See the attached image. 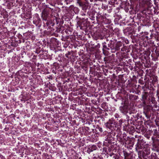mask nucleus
<instances>
[{"label": "nucleus", "instance_id": "f257e3e1", "mask_svg": "<svg viewBox=\"0 0 159 159\" xmlns=\"http://www.w3.org/2000/svg\"><path fill=\"white\" fill-rule=\"evenodd\" d=\"M148 33L145 32L142 35V39L143 40V45L144 47L143 55L142 56V66L143 70L139 72L142 74H145L144 79L145 84L142 86V88L143 92L142 94V99L143 107H149V73L148 68L149 67V38Z\"/></svg>", "mask_w": 159, "mask_h": 159}, {"label": "nucleus", "instance_id": "f03ea898", "mask_svg": "<svg viewBox=\"0 0 159 159\" xmlns=\"http://www.w3.org/2000/svg\"><path fill=\"white\" fill-rule=\"evenodd\" d=\"M157 15L156 14L152 15H150V29H151V27L153 28L152 30H150V32H151L150 36V55L152 52L151 54L152 60L154 61L157 60L159 56V51L154 44V42L156 41L158 34L157 31V25L155 24L157 19Z\"/></svg>", "mask_w": 159, "mask_h": 159}, {"label": "nucleus", "instance_id": "7ed1b4c3", "mask_svg": "<svg viewBox=\"0 0 159 159\" xmlns=\"http://www.w3.org/2000/svg\"><path fill=\"white\" fill-rule=\"evenodd\" d=\"M156 71L155 68L152 70L150 69V111L152 110L153 112L158 110L157 102L154 97L157 92L154 84L157 80Z\"/></svg>", "mask_w": 159, "mask_h": 159}, {"label": "nucleus", "instance_id": "20e7f679", "mask_svg": "<svg viewBox=\"0 0 159 159\" xmlns=\"http://www.w3.org/2000/svg\"><path fill=\"white\" fill-rule=\"evenodd\" d=\"M122 41H117L116 40L112 39L109 41L107 39L106 42L102 43V50L103 51L111 50L112 52L119 51L121 49V51H124L126 46H125L124 42L126 44L129 43V41L124 37H122Z\"/></svg>", "mask_w": 159, "mask_h": 159}, {"label": "nucleus", "instance_id": "39448f33", "mask_svg": "<svg viewBox=\"0 0 159 159\" xmlns=\"http://www.w3.org/2000/svg\"><path fill=\"white\" fill-rule=\"evenodd\" d=\"M117 121H115L114 120H109L104 124V125L107 130H114L115 128L117 127V129H120L122 126H123L125 123H126L127 120L120 118L117 119Z\"/></svg>", "mask_w": 159, "mask_h": 159}, {"label": "nucleus", "instance_id": "423d86ee", "mask_svg": "<svg viewBox=\"0 0 159 159\" xmlns=\"http://www.w3.org/2000/svg\"><path fill=\"white\" fill-rule=\"evenodd\" d=\"M112 99L115 102L120 103L121 106L119 107L121 113L126 115L129 109V102L124 100L123 98L119 94H116L115 97H112Z\"/></svg>", "mask_w": 159, "mask_h": 159}, {"label": "nucleus", "instance_id": "0eeeda50", "mask_svg": "<svg viewBox=\"0 0 159 159\" xmlns=\"http://www.w3.org/2000/svg\"><path fill=\"white\" fill-rule=\"evenodd\" d=\"M88 18H79L77 21V28L83 31L85 35H89L90 22L88 20Z\"/></svg>", "mask_w": 159, "mask_h": 159}, {"label": "nucleus", "instance_id": "6e6552de", "mask_svg": "<svg viewBox=\"0 0 159 159\" xmlns=\"http://www.w3.org/2000/svg\"><path fill=\"white\" fill-rule=\"evenodd\" d=\"M134 18L136 19L139 20L140 21H142L141 23V25L147 26L148 27L149 26V10L147 8L143 9L141 13H137L135 16Z\"/></svg>", "mask_w": 159, "mask_h": 159}, {"label": "nucleus", "instance_id": "1a4fd4ad", "mask_svg": "<svg viewBox=\"0 0 159 159\" xmlns=\"http://www.w3.org/2000/svg\"><path fill=\"white\" fill-rule=\"evenodd\" d=\"M152 134L153 135V136L152 137L153 142V148L152 149L155 151L158 152L159 140L157 137L158 136V131L155 126H151L150 123V136Z\"/></svg>", "mask_w": 159, "mask_h": 159}, {"label": "nucleus", "instance_id": "9d476101", "mask_svg": "<svg viewBox=\"0 0 159 159\" xmlns=\"http://www.w3.org/2000/svg\"><path fill=\"white\" fill-rule=\"evenodd\" d=\"M130 116L126 115L127 122L130 121L131 124L134 125H138L139 126L141 125L143 123L142 116L139 113L137 114H133L132 115L129 113Z\"/></svg>", "mask_w": 159, "mask_h": 159}, {"label": "nucleus", "instance_id": "9b49d317", "mask_svg": "<svg viewBox=\"0 0 159 159\" xmlns=\"http://www.w3.org/2000/svg\"><path fill=\"white\" fill-rule=\"evenodd\" d=\"M132 29L130 27H128L125 29L124 30V32L125 34L129 36L132 39V41L133 43H138L140 40V38L138 36L133 35V31H132Z\"/></svg>", "mask_w": 159, "mask_h": 159}, {"label": "nucleus", "instance_id": "f8f14e48", "mask_svg": "<svg viewBox=\"0 0 159 159\" xmlns=\"http://www.w3.org/2000/svg\"><path fill=\"white\" fill-rule=\"evenodd\" d=\"M110 130L111 132L108 133L107 135L105 137V141L108 142L110 144H114L115 141H116L115 137L116 133L113 131L114 130Z\"/></svg>", "mask_w": 159, "mask_h": 159}, {"label": "nucleus", "instance_id": "ddd939ff", "mask_svg": "<svg viewBox=\"0 0 159 159\" xmlns=\"http://www.w3.org/2000/svg\"><path fill=\"white\" fill-rule=\"evenodd\" d=\"M50 49L54 51L55 53L57 52L56 49L58 47H60L61 43L55 38H52L50 39Z\"/></svg>", "mask_w": 159, "mask_h": 159}, {"label": "nucleus", "instance_id": "4468645a", "mask_svg": "<svg viewBox=\"0 0 159 159\" xmlns=\"http://www.w3.org/2000/svg\"><path fill=\"white\" fill-rule=\"evenodd\" d=\"M79 7L81 8L82 10L85 12H87V15L91 17L92 16L93 14L92 13V11L91 9H90L91 6L89 5L88 3L83 2L81 6Z\"/></svg>", "mask_w": 159, "mask_h": 159}, {"label": "nucleus", "instance_id": "2eb2a0df", "mask_svg": "<svg viewBox=\"0 0 159 159\" xmlns=\"http://www.w3.org/2000/svg\"><path fill=\"white\" fill-rule=\"evenodd\" d=\"M35 70V68L34 67V65L31 66H28L25 67H23L22 69L18 71L17 74H18L19 75H21L23 73L26 74H29L31 73V72Z\"/></svg>", "mask_w": 159, "mask_h": 159}, {"label": "nucleus", "instance_id": "dca6fc26", "mask_svg": "<svg viewBox=\"0 0 159 159\" xmlns=\"http://www.w3.org/2000/svg\"><path fill=\"white\" fill-rule=\"evenodd\" d=\"M3 5L8 9H11L17 6L16 0H4Z\"/></svg>", "mask_w": 159, "mask_h": 159}, {"label": "nucleus", "instance_id": "f3484780", "mask_svg": "<svg viewBox=\"0 0 159 159\" xmlns=\"http://www.w3.org/2000/svg\"><path fill=\"white\" fill-rule=\"evenodd\" d=\"M78 130L84 135L88 136L90 135L92 132H94V129L90 128L88 127L84 126L82 128H79Z\"/></svg>", "mask_w": 159, "mask_h": 159}, {"label": "nucleus", "instance_id": "a211bd4d", "mask_svg": "<svg viewBox=\"0 0 159 159\" xmlns=\"http://www.w3.org/2000/svg\"><path fill=\"white\" fill-rule=\"evenodd\" d=\"M56 19V17L54 16L48 19H46L43 21L44 26H48V28H50L52 27H53L55 24L54 19Z\"/></svg>", "mask_w": 159, "mask_h": 159}, {"label": "nucleus", "instance_id": "6ab92c4d", "mask_svg": "<svg viewBox=\"0 0 159 159\" xmlns=\"http://www.w3.org/2000/svg\"><path fill=\"white\" fill-rule=\"evenodd\" d=\"M66 57V59L68 61H70L72 63L74 62L77 59L78 56L73 54V51L68 52V53L65 54Z\"/></svg>", "mask_w": 159, "mask_h": 159}, {"label": "nucleus", "instance_id": "aec40b11", "mask_svg": "<svg viewBox=\"0 0 159 159\" xmlns=\"http://www.w3.org/2000/svg\"><path fill=\"white\" fill-rule=\"evenodd\" d=\"M33 23L39 28L41 26L42 20L37 13H36L33 15Z\"/></svg>", "mask_w": 159, "mask_h": 159}, {"label": "nucleus", "instance_id": "412c9836", "mask_svg": "<svg viewBox=\"0 0 159 159\" xmlns=\"http://www.w3.org/2000/svg\"><path fill=\"white\" fill-rule=\"evenodd\" d=\"M62 68L64 70H65L63 74V75L65 76V75H70L71 72L70 69L71 67L69 64V61H66L62 65Z\"/></svg>", "mask_w": 159, "mask_h": 159}, {"label": "nucleus", "instance_id": "4be33fe9", "mask_svg": "<svg viewBox=\"0 0 159 159\" xmlns=\"http://www.w3.org/2000/svg\"><path fill=\"white\" fill-rule=\"evenodd\" d=\"M42 17L43 21L51 18L53 16L50 14L49 11L46 9H44L42 12Z\"/></svg>", "mask_w": 159, "mask_h": 159}, {"label": "nucleus", "instance_id": "5701e85b", "mask_svg": "<svg viewBox=\"0 0 159 159\" xmlns=\"http://www.w3.org/2000/svg\"><path fill=\"white\" fill-rule=\"evenodd\" d=\"M152 1L150 0V15H151L156 14L157 10L155 9V7L157 6L156 0H153V2H154L155 6H153L152 4Z\"/></svg>", "mask_w": 159, "mask_h": 159}, {"label": "nucleus", "instance_id": "b1692460", "mask_svg": "<svg viewBox=\"0 0 159 159\" xmlns=\"http://www.w3.org/2000/svg\"><path fill=\"white\" fill-rule=\"evenodd\" d=\"M23 35H24V37H23V39H31L32 40H34L35 39V36L34 34L29 32L23 33Z\"/></svg>", "mask_w": 159, "mask_h": 159}, {"label": "nucleus", "instance_id": "393cba45", "mask_svg": "<svg viewBox=\"0 0 159 159\" xmlns=\"http://www.w3.org/2000/svg\"><path fill=\"white\" fill-rule=\"evenodd\" d=\"M127 98L125 100L127 101L128 100V98L132 101H133L137 100L138 99V96L134 95V94H128L127 95Z\"/></svg>", "mask_w": 159, "mask_h": 159}, {"label": "nucleus", "instance_id": "a878e982", "mask_svg": "<svg viewBox=\"0 0 159 159\" xmlns=\"http://www.w3.org/2000/svg\"><path fill=\"white\" fill-rule=\"evenodd\" d=\"M154 122L157 126H159V117H157V116L155 118L154 116H152L151 118V120H150V122L153 123Z\"/></svg>", "mask_w": 159, "mask_h": 159}, {"label": "nucleus", "instance_id": "bb28decb", "mask_svg": "<svg viewBox=\"0 0 159 159\" xmlns=\"http://www.w3.org/2000/svg\"><path fill=\"white\" fill-rule=\"evenodd\" d=\"M122 16L120 15H117L115 16L114 22L115 24L119 25L121 21Z\"/></svg>", "mask_w": 159, "mask_h": 159}, {"label": "nucleus", "instance_id": "cd10ccee", "mask_svg": "<svg viewBox=\"0 0 159 159\" xmlns=\"http://www.w3.org/2000/svg\"><path fill=\"white\" fill-rule=\"evenodd\" d=\"M107 89L108 90V92H111V90H115L117 88V87L115 85L111 84V85L110 84H108L107 86Z\"/></svg>", "mask_w": 159, "mask_h": 159}, {"label": "nucleus", "instance_id": "c85d7f7f", "mask_svg": "<svg viewBox=\"0 0 159 159\" xmlns=\"http://www.w3.org/2000/svg\"><path fill=\"white\" fill-rule=\"evenodd\" d=\"M133 7L129 2H126L124 5V9L126 12H128L129 9H133Z\"/></svg>", "mask_w": 159, "mask_h": 159}, {"label": "nucleus", "instance_id": "c756f323", "mask_svg": "<svg viewBox=\"0 0 159 159\" xmlns=\"http://www.w3.org/2000/svg\"><path fill=\"white\" fill-rule=\"evenodd\" d=\"M35 79L37 81V84L39 85H42L43 84V82L41 76L40 75H37L35 78Z\"/></svg>", "mask_w": 159, "mask_h": 159}, {"label": "nucleus", "instance_id": "7c9ffc66", "mask_svg": "<svg viewBox=\"0 0 159 159\" xmlns=\"http://www.w3.org/2000/svg\"><path fill=\"white\" fill-rule=\"evenodd\" d=\"M103 131L102 129L97 125L96 128L94 129V131L93 133H95L96 134H99L102 133Z\"/></svg>", "mask_w": 159, "mask_h": 159}, {"label": "nucleus", "instance_id": "2f4dec72", "mask_svg": "<svg viewBox=\"0 0 159 159\" xmlns=\"http://www.w3.org/2000/svg\"><path fill=\"white\" fill-rule=\"evenodd\" d=\"M96 17L97 20L99 21H102L104 20V19L106 18L105 16H102L100 14H98Z\"/></svg>", "mask_w": 159, "mask_h": 159}, {"label": "nucleus", "instance_id": "473e14b6", "mask_svg": "<svg viewBox=\"0 0 159 159\" xmlns=\"http://www.w3.org/2000/svg\"><path fill=\"white\" fill-rule=\"evenodd\" d=\"M144 7V9L147 8V9L149 10V0H142Z\"/></svg>", "mask_w": 159, "mask_h": 159}, {"label": "nucleus", "instance_id": "72a5a7b5", "mask_svg": "<svg viewBox=\"0 0 159 159\" xmlns=\"http://www.w3.org/2000/svg\"><path fill=\"white\" fill-rule=\"evenodd\" d=\"M125 159H133V157L131 154L126 152L124 153Z\"/></svg>", "mask_w": 159, "mask_h": 159}, {"label": "nucleus", "instance_id": "f704fd0d", "mask_svg": "<svg viewBox=\"0 0 159 159\" xmlns=\"http://www.w3.org/2000/svg\"><path fill=\"white\" fill-rule=\"evenodd\" d=\"M113 4L109 3L107 6L106 10L108 11V12L111 13L112 11Z\"/></svg>", "mask_w": 159, "mask_h": 159}, {"label": "nucleus", "instance_id": "c9c22d12", "mask_svg": "<svg viewBox=\"0 0 159 159\" xmlns=\"http://www.w3.org/2000/svg\"><path fill=\"white\" fill-rule=\"evenodd\" d=\"M127 124H126V123H125L124 125H123V130H129L130 129H132L131 127H132V126L129 125V123L127 122Z\"/></svg>", "mask_w": 159, "mask_h": 159}, {"label": "nucleus", "instance_id": "e433bc0d", "mask_svg": "<svg viewBox=\"0 0 159 159\" xmlns=\"http://www.w3.org/2000/svg\"><path fill=\"white\" fill-rule=\"evenodd\" d=\"M127 140L126 141V143L129 144L130 146H132L134 145V142L133 141L134 139H131L129 137H127Z\"/></svg>", "mask_w": 159, "mask_h": 159}, {"label": "nucleus", "instance_id": "4c0bfd02", "mask_svg": "<svg viewBox=\"0 0 159 159\" xmlns=\"http://www.w3.org/2000/svg\"><path fill=\"white\" fill-rule=\"evenodd\" d=\"M96 67V66L95 65H93L92 66H90L89 67V71L90 72H91L92 74H94L96 72H97Z\"/></svg>", "mask_w": 159, "mask_h": 159}, {"label": "nucleus", "instance_id": "58836bf2", "mask_svg": "<svg viewBox=\"0 0 159 159\" xmlns=\"http://www.w3.org/2000/svg\"><path fill=\"white\" fill-rule=\"evenodd\" d=\"M55 101H56L57 103H61V100L63 99V98L61 97V95H58L55 98Z\"/></svg>", "mask_w": 159, "mask_h": 159}, {"label": "nucleus", "instance_id": "ea45409f", "mask_svg": "<svg viewBox=\"0 0 159 159\" xmlns=\"http://www.w3.org/2000/svg\"><path fill=\"white\" fill-rule=\"evenodd\" d=\"M41 2L42 0H34L33 4L35 7H38Z\"/></svg>", "mask_w": 159, "mask_h": 159}, {"label": "nucleus", "instance_id": "a19ab883", "mask_svg": "<svg viewBox=\"0 0 159 159\" xmlns=\"http://www.w3.org/2000/svg\"><path fill=\"white\" fill-rule=\"evenodd\" d=\"M47 2L52 6H55L57 0H46Z\"/></svg>", "mask_w": 159, "mask_h": 159}, {"label": "nucleus", "instance_id": "79ce46f5", "mask_svg": "<svg viewBox=\"0 0 159 159\" xmlns=\"http://www.w3.org/2000/svg\"><path fill=\"white\" fill-rule=\"evenodd\" d=\"M63 75L64 78L63 80V84H64L65 82H68L70 81V77L69 75H65V76Z\"/></svg>", "mask_w": 159, "mask_h": 159}, {"label": "nucleus", "instance_id": "37998d69", "mask_svg": "<svg viewBox=\"0 0 159 159\" xmlns=\"http://www.w3.org/2000/svg\"><path fill=\"white\" fill-rule=\"evenodd\" d=\"M81 68L87 73L89 70V66L87 65L84 64L81 66Z\"/></svg>", "mask_w": 159, "mask_h": 159}, {"label": "nucleus", "instance_id": "c03bdc74", "mask_svg": "<svg viewBox=\"0 0 159 159\" xmlns=\"http://www.w3.org/2000/svg\"><path fill=\"white\" fill-rule=\"evenodd\" d=\"M55 32L57 33H60L61 30L64 29V26L62 25H57L56 28Z\"/></svg>", "mask_w": 159, "mask_h": 159}, {"label": "nucleus", "instance_id": "a18cd8bd", "mask_svg": "<svg viewBox=\"0 0 159 159\" xmlns=\"http://www.w3.org/2000/svg\"><path fill=\"white\" fill-rule=\"evenodd\" d=\"M17 60H18L17 61H16V62L15 63V64H16V65H17L18 66H20L24 64V61L21 60H18V59H17Z\"/></svg>", "mask_w": 159, "mask_h": 159}, {"label": "nucleus", "instance_id": "49530a36", "mask_svg": "<svg viewBox=\"0 0 159 159\" xmlns=\"http://www.w3.org/2000/svg\"><path fill=\"white\" fill-rule=\"evenodd\" d=\"M113 58V57H105L104 58V61L106 63H108L110 62V61Z\"/></svg>", "mask_w": 159, "mask_h": 159}, {"label": "nucleus", "instance_id": "de8ad7c7", "mask_svg": "<svg viewBox=\"0 0 159 159\" xmlns=\"http://www.w3.org/2000/svg\"><path fill=\"white\" fill-rule=\"evenodd\" d=\"M27 53V54L28 55V53L26 51L24 50H22L21 51V53L20 54V57L21 56L22 58H23L26 55Z\"/></svg>", "mask_w": 159, "mask_h": 159}, {"label": "nucleus", "instance_id": "09e8293b", "mask_svg": "<svg viewBox=\"0 0 159 159\" xmlns=\"http://www.w3.org/2000/svg\"><path fill=\"white\" fill-rule=\"evenodd\" d=\"M29 97L25 95H23L22 98L20 99L21 101L23 102L24 103L26 101H28L29 100Z\"/></svg>", "mask_w": 159, "mask_h": 159}, {"label": "nucleus", "instance_id": "8fccbe9b", "mask_svg": "<svg viewBox=\"0 0 159 159\" xmlns=\"http://www.w3.org/2000/svg\"><path fill=\"white\" fill-rule=\"evenodd\" d=\"M31 49V47L29 45H28L27 44H26V46L24 47L23 50L27 52L28 51H30Z\"/></svg>", "mask_w": 159, "mask_h": 159}, {"label": "nucleus", "instance_id": "3c124183", "mask_svg": "<svg viewBox=\"0 0 159 159\" xmlns=\"http://www.w3.org/2000/svg\"><path fill=\"white\" fill-rule=\"evenodd\" d=\"M63 141V139H61L59 140L58 141V145H60L61 146H63V145L65 144L67 142V141H64V142H62Z\"/></svg>", "mask_w": 159, "mask_h": 159}, {"label": "nucleus", "instance_id": "603ef678", "mask_svg": "<svg viewBox=\"0 0 159 159\" xmlns=\"http://www.w3.org/2000/svg\"><path fill=\"white\" fill-rule=\"evenodd\" d=\"M58 61L60 62H63V64L65 63L66 61H68V60L66 59V58L64 56H63L61 57V58H59Z\"/></svg>", "mask_w": 159, "mask_h": 159}, {"label": "nucleus", "instance_id": "864d4df0", "mask_svg": "<svg viewBox=\"0 0 159 159\" xmlns=\"http://www.w3.org/2000/svg\"><path fill=\"white\" fill-rule=\"evenodd\" d=\"M42 49L43 48H41L40 47H38L35 49V50L34 51V52L37 54H39V53L40 54Z\"/></svg>", "mask_w": 159, "mask_h": 159}, {"label": "nucleus", "instance_id": "5fc2aeb1", "mask_svg": "<svg viewBox=\"0 0 159 159\" xmlns=\"http://www.w3.org/2000/svg\"><path fill=\"white\" fill-rule=\"evenodd\" d=\"M50 119H51V120H50V119H49V121H50V122H48V125H53L55 123V121L54 119L52 118H50Z\"/></svg>", "mask_w": 159, "mask_h": 159}, {"label": "nucleus", "instance_id": "6e6d98bb", "mask_svg": "<svg viewBox=\"0 0 159 159\" xmlns=\"http://www.w3.org/2000/svg\"><path fill=\"white\" fill-rule=\"evenodd\" d=\"M39 56L40 58L44 59H46L49 58V56H45V55L43 54H40Z\"/></svg>", "mask_w": 159, "mask_h": 159}, {"label": "nucleus", "instance_id": "4d7b16f0", "mask_svg": "<svg viewBox=\"0 0 159 159\" xmlns=\"http://www.w3.org/2000/svg\"><path fill=\"white\" fill-rule=\"evenodd\" d=\"M48 51L47 50H44L43 48V49L41 51V53L40 54H43L45 55V56L48 55Z\"/></svg>", "mask_w": 159, "mask_h": 159}, {"label": "nucleus", "instance_id": "13d9d810", "mask_svg": "<svg viewBox=\"0 0 159 159\" xmlns=\"http://www.w3.org/2000/svg\"><path fill=\"white\" fill-rule=\"evenodd\" d=\"M73 11L75 14H78L80 11L79 9L76 7H74Z\"/></svg>", "mask_w": 159, "mask_h": 159}, {"label": "nucleus", "instance_id": "bf43d9fd", "mask_svg": "<svg viewBox=\"0 0 159 159\" xmlns=\"http://www.w3.org/2000/svg\"><path fill=\"white\" fill-rule=\"evenodd\" d=\"M24 67H25L27 66H31L33 65L30 62H28L27 61L24 62Z\"/></svg>", "mask_w": 159, "mask_h": 159}, {"label": "nucleus", "instance_id": "052dcab7", "mask_svg": "<svg viewBox=\"0 0 159 159\" xmlns=\"http://www.w3.org/2000/svg\"><path fill=\"white\" fill-rule=\"evenodd\" d=\"M150 159H158V158L157 157L156 154L155 153H152L151 155Z\"/></svg>", "mask_w": 159, "mask_h": 159}, {"label": "nucleus", "instance_id": "680f3d73", "mask_svg": "<svg viewBox=\"0 0 159 159\" xmlns=\"http://www.w3.org/2000/svg\"><path fill=\"white\" fill-rule=\"evenodd\" d=\"M134 54H135L136 56V57L137 58H140L141 55L142 54L141 53H140L139 52L138 50L137 52H135Z\"/></svg>", "mask_w": 159, "mask_h": 159}, {"label": "nucleus", "instance_id": "e2e57ef3", "mask_svg": "<svg viewBox=\"0 0 159 159\" xmlns=\"http://www.w3.org/2000/svg\"><path fill=\"white\" fill-rule=\"evenodd\" d=\"M89 147L91 148L92 150L93 151L96 150L97 148V147L95 145H93L91 146H89Z\"/></svg>", "mask_w": 159, "mask_h": 159}, {"label": "nucleus", "instance_id": "0e129e2a", "mask_svg": "<svg viewBox=\"0 0 159 159\" xmlns=\"http://www.w3.org/2000/svg\"><path fill=\"white\" fill-rule=\"evenodd\" d=\"M57 87L59 91H61L62 89V86L61 84H58L57 85Z\"/></svg>", "mask_w": 159, "mask_h": 159}, {"label": "nucleus", "instance_id": "69168bd1", "mask_svg": "<svg viewBox=\"0 0 159 159\" xmlns=\"http://www.w3.org/2000/svg\"><path fill=\"white\" fill-rule=\"evenodd\" d=\"M23 75L24 76V77L27 79V80H29L31 81L33 79V76H31L29 77L27 75Z\"/></svg>", "mask_w": 159, "mask_h": 159}, {"label": "nucleus", "instance_id": "338daca9", "mask_svg": "<svg viewBox=\"0 0 159 159\" xmlns=\"http://www.w3.org/2000/svg\"><path fill=\"white\" fill-rule=\"evenodd\" d=\"M25 17L26 19H30L31 18V15L30 13H26V15H25Z\"/></svg>", "mask_w": 159, "mask_h": 159}, {"label": "nucleus", "instance_id": "774afa93", "mask_svg": "<svg viewBox=\"0 0 159 159\" xmlns=\"http://www.w3.org/2000/svg\"><path fill=\"white\" fill-rule=\"evenodd\" d=\"M96 118L98 119V120L100 121L101 120H102V121L104 119L103 117L101 116H96Z\"/></svg>", "mask_w": 159, "mask_h": 159}]
</instances>
